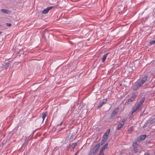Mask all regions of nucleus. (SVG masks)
Here are the masks:
<instances>
[{
	"label": "nucleus",
	"instance_id": "21",
	"mask_svg": "<svg viewBox=\"0 0 155 155\" xmlns=\"http://www.w3.org/2000/svg\"><path fill=\"white\" fill-rule=\"evenodd\" d=\"M47 115L46 114V113H43V114H42V118H43V121H43V120H44L45 119V118L46 117Z\"/></svg>",
	"mask_w": 155,
	"mask_h": 155
},
{
	"label": "nucleus",
	"instance_id": "29",
	"mask_svg": "<svg viewBox=\"0 0 155 155\" xmlns=\"http://www.w3.org/2000/svg\"><path fill=\"white\" fill-rule=\"evenodd\" d=\"M6 25L8 27H10L12 25L11 24L8 23H6Z\"/></svg>",
	"mask_w": 155,
	"mask_h": 155
},
{
	"label": "nucleus",
	"instance_id": "27",
	"mask_svg": "<svg viewBox=\"0 0 155 155\" xmlns=\"http://www.w3.org/2000/svg\"><path fill=\"white\" fill-rule=\"evenodd\" d=\"M155 43V40L152 41L150 42V45H153Z\"/></svg>",
	"mask_w": 155,
	"mask_h": 155
},
{
	"label": "nucleus",
	"instance_id": "30",
	"mask_svg": "<svg viewBox=\"0 0 155 155\" xmlns=\"http://www.w3.org/2000/svg\"><path fill=\"white\" fill-rule=\"evenodd\" d=\"M106 141H105L104 140H102L101 141V145H103L105 142Z\"/></svg>",
	"mask_w": 155,
	"mask_h": 155
},
{
	"label": "nucleus",
	"instance_id": "10",
	"mask_svg": "<svg viewBox=\"0 0 155 155\" xmlns=\"http://www.w3.org/2000/svg\"><path fill=\"white\" fill-rule=\"evenodd\" d=\"M148 120L150 124H152L155 123V117H154V116H153L151 118H150Z\"/></svg>",
	"mask_w": 155,
	"mask_h": 155
},
{
	"label": "nucleus",
	"instance_id": "37",
	"mask_svg": "<svg viewBox=\"0 0 155 155\" xmlns=\"http://www.w3.org/2000/svg\"><path fill=\"white\" fill-rule=\"evenodd\" d=\"M1 26V25H0V27Z\"/></svg>",
	"mask_w": 155,
	"mask_h": 155
},
{
	"label": "nucleus",
	"instance_id": "18",
	"mask_svg": "<svg viewBox=\"0 0 155 155\" xmlns=\"http://www.w3.org/2000/svg\"><path fill=\"white\" fill-rule=\"evenodd\" d=\"M74 136L73 135H72L70 138L69 139V141L70 142L72 141V140H75L76 137H75L74 138Z\"/></svg>",
	"mask_w": 155,
	"mask_h": 155
},
{
	"label": "nucleus",
	"instance_id": "11",
	"mask_svg": "<svg viewBox=\"0 0 155 155\" xmlns=\"http://www.w3.org/2000/svg\"><path fill=\"white\" fill-rule=\"evenodd\" d=\"M145 97H143L142 98V99L140 100V101L138 102V104H137L138 105L140 106V107L142 105L143 103L144 102L145 100Z\"/></svg>",
	"mask_w": 155,
	"mask_h": 155
},
{
	"label": "nucleus",
	"instance_id": "17",
	"mask_svg": "<svg viewBox=\"0 0 155 155\" xmlns=\"http://www.w3.org/2000/svg\"><path fill=\"white\" fill-rule=\"evenodd\" d=\"M134 101V100L132 99V98L131 97L130 99H129L128 100V101L125 103V104L128 105L129 104V102H132Z\"/></svg>",
	"mask_w": 155,
	"mask_h": 155
},
{
	"label": "nucleus",
	"instance_id": "35",
	"mask_svg": "<svg viewBox=\"0 0 155 155\" xmlns=\"http://www.w3.org/2000/svg\"><path fill=\"white\" fill-rule=\"evenodd\" d=\"M2 33V31H0V35H1Z\"/></svg>",
	"mask_w": 155,
	"mask_h": 155
},
{
	"label": "nucleus",
	"instance_id": "32",
	"mask_svg": "<svg viewBox=\"0 0 155 155\" xmlns=\"http://www.w3.org/2000/svg\"><path fill=\"white\" fill-rule=\"evenodd\" d=\"M128 132L129 133H130L131 132V130L130 129H130H128Z\"/></svg>",
	"mask_w": 155,
	"mask_h": 155
},
{
	"label": "nucleus",
	"instance_id": "16",
	"mask_svg": "<svg viewBox=\"0 0 155 155\" xmlns=\"http://www.w3.org/2000/svg\"><path fill=\"white\" fill-rule=\"evenodd\" d=\"M110 129H108V130H107L105 132L104 134L103 135L105 136L108 137V135L109 133H110Z\"/></svg>",
	"mask_w": 155,
	"mask_h": 155
},
{
	"label": "nucleus",
	"instance_id": "9",
	"mask_svg": "<svg viewBox=\"0 0 155 155\" xmlns=\"http://www.w3.org/2000/svg\"><path fill=\"white\" fill-rule=\"evenodd\" d=\"M53 6H49L47 7V8L45 9L42 12V13L43 14H47L50 10L51 9L53 8Z\"/></svg>",
	"mask_w": 155,
	"mask_h": 155
},
{
	"label": "nucleus",
	"instance_id": "26",
	"mask_svg": "<svg viewBox=\"0 0 155 155\" xmlns=\"http://www.w3.org/2000/svg\"><path fill=\"white\" fill-rule=\"evenodd\" d=\"M108 137L105 136L103 135V136L102 140H104L105 141H106L107 140V139Z\"/></svg>",
	"mask_w": 155,
	"mask_h": 155
},
{
	"label": "nucleus",
	"instance_id": "33",
	"mask_svg": "<svg viewBox=\"0 0 155 155\" xmlns=\"http://www.w3.org/2000/svg\"><path fill=\"white\" fill-rule=\"evenodd\" d=\"M79 150H78L77 152L74 154V155H77V154L79 152Z\"/></svg>",
	"mask_w": 155,
	"mask_h": 155
},
{
	"label": "nucleus",
	"instance_id": "31",
	"mask_svg": "<svg viewBox=\"0 0 155 155\" xmlns=\"http://www.w3.org/2000/svg\"><path fill=\"white\" fill-rule=\"evenodd\" d=\"M144 155H150V154L148 153H145Z\"/></svg>",
	"mask_w": 155,
	"mask_h": 155
},
{
	"label": "nucleus",
	"instance_id": "12",
	"mask_svg": "<svg viewBox=\"0 0 155 155\" xmlns=\"http://www.w3.org/2000/svg\"><path fill=\"white\" fill-rule=\"evenodd\" d=\"M109 54V53H107L103 56L102 60V62H104L105 61L107 56Z\"/></svg>",
	"mask_w": 155,
	"mask_h": 155
},
{
	"label": "nucleus",
	"instance_id": "2",
	"mask_svg": "<svg viewBox=\"0 0 155 155\" xmlns=\"http://www.w3.org/2000/svg\"><path fill=\"white\" fill-rule=\"evenodd\" d=\"M139 145L137 144V142H134L133 144V147L134 151L135 153H137L138 151V147Z\"/></svg>",
	"mask_w": 155,
	"mask_h": 155
},
{
	"label": "nucleus",
	"instance_id": "4",
	"mask_svg": "<svg viewBox=\"0 0 155 155\" xmlns=\"http://www.w3.org/2000/svg\"><path fill=\"white\" fill-rule=\"evenodd\" d=\"M107 102V99H103L102 101H101L100 102L99 104L97 107V109L101 107L103 105L106 104Z\"/></svg>",
	"mask_w": 155,
	"mask_h": 155
},
{
	"label": "nucleus",
	"instance_id": "28",
	"mask_svg": "<svg viewBox=\"0 0 155 155\" xmlns=\"http://www.w3.org/2000/svg\"><path fill=\"white\" fill-rule=\"evenodd\" d=\"M95 153L93 152L92 151L89 153L88 155H94Z\"/></svg>",
	"mask_w": 155,
	"mask_h": 155
},
{
	"label": "nucleus",
	"instance_id": "7",
	"mask_svg": "<svg viewBox=\"0 0 155 155\" xmlns=\"http://www.w3.org/2000/svg\"><path fill=\"white\" fill-rule=\"evenodd\" d=\"M140 83V82H138V83L135 84L132 87V89L133 90H135L140 87H141L142 85Z\"/></svg>",
	"mask_w": 155,
	"mask_h": 155
},
{
	"label": "nucleus",
	"instance_id": "1",
	"mask_svg": "<svg viewBox=\"0 0 155 155\" xmlns=\"http://www.w3.org/2000/svg\"><path fill=\"white\" fill-rule=\"evenodd\" d=\"M126 119L125 118H124L122 120V121H120L117 125V129L118 130H120L121 128L124 125Z\"/></svg>",
	"mask_w": 155,
	"mask_h": 155
},
{
	"label": "nucleus",
	"instance_id": "3",
	"mask_svg": "<svg viewBox=\"0 0 155 155\" xmlns=\"http://www.w3.org/2000/svg\"><path fill=\"white\" fill-rule=\"evenodd\" d=\"M119 109V108L118 107H117L114 109L110 115L111 119H113V117L117 114L118 112Z\"/></svg>",
	"mask_w": 155,
	"mask_h": 155
},
{
	"label": "nucleus",
	"instance_id": "19",
	"mask_svg": "<svg viewBox=\"0 0 155 155\" xmlns=\"http://www.w3.org/2000/svg\"><path fill=\"white\" fill-rule=\"evenodd\" d=\"M47 30V29H46L43 32L42 36L43 38H45V35Z\"/></svg>",
	"mask_w": 155,
	"mask_h": 155
},
{
	"label": "nucleus",
	"instance_id": "25",
	"mask_svg": "<svg viewBox=\"0 0 155 155\" xmlns=\"http://www.w3.org/2000/svg\"><path fill=\"white\" fill-rule=\"evenodd\" d=\"M9 64V62H7L5 63V69H6L8 67Z\"/></svg>",
	"mask_w": 155,
	"mask_h": 155
},
{
	"label": "nucleus",
	"instance_id": "23",
	"mask_svg": "<svg viewBox=\"0 0 155 155\" xmlns=\"http://www.w3.org/2000/svg\"><path fill=\"white\" fill-rule=\"evenodd\" d=\"M103 150L102 149H101L99 152V155H104Z\"/></svg>",
	"mask_w": 155,
	"mask_h": 155
},
{
	"label": "nucleus",
	"instance_id": "15",
	"mask_svg": "<svg viewBox=\"0 0 155 155\" xmlns=\"http://www.w3.org/2000/svg\"><path fill=\"white\" fill-rule=\"evenodd\" d=\"M138 92H136L135 93H133L131 97L132 99L134 100V99L136 98L137 96L138 95Z\"/></svg>",
	"mask_w": 155,
	"mask_h": 155
},
{
	"label": "nucleus",
	"instance_id": "6",
	"mask_svg": "<svg viewBox=\"0 0 155 155\" xmlns=\"http://www.w3.org/2000/svg\"><path fill=\"white\" fill-rule=\"evenodd\" d=\"M147 135L145 134L141 135L137 138V140L139 142H141L145 139Z\"/></svg>",
	"mask_w": 155,
	"mask_h": 155
},
{
	"label": "nucleus",
	"instance_id": "8",
	"mask_svg": "<svg viewBox=\"0 0 155 155\" xmlns=\"http://www.w3.org/2000/svg\"><path fill=\"white\" fill-rule=\"evenodd\" d=\"M100 146V143H97L96 146L94 147L93 150H92V151L95 153L97 152Z\"/></svg>",
	"mask_w": 155,
	"mask_h": 155
},
{
	"label": "nucleus",
	"instance_id": "36",
	"mask_svg": "<svg viewBox=\"0 0 155 155\" xmlns=\"http://www.w3.org/2000/svg\"><path fill=\"white\" fill-rule=\"evenodd\" d=\"M154 153L155 154V151H154Z\"/></svg>",
	"mask_w": 155,
	"mask_h": 155
},
{
	"label": "nucleus",
	"instance_id": "5",
	"mask_svg": "<svg viewBox=\"0 0 155 155\" xmlns=\"http://www.w3.org/2000/svg\"><path fill=\"white\" fill-rule=\"evenodd\" d=\"M148 78V76L147 75H145L142 79L139 81V82H140V84L142 85L147 81Z\"/></svg>",
	"mask_w": 155,
	"mask_h": 155
},
{
	"label": "nucleus",
	"instance_id": "24",
	"mask_svg": "<svg viewBox=\"0 0 155 155\" xmlns=\"http://www.w3.org/2000/svg\"><path fill=\"white\" fill-rule=\"evenodd\" d=\"M77 145V143H72L71 146L73 148V149H74L75 147Z\"/></svg>",
	"mask_w": 155,
	"mask_h": 155
},
{
	"label": "nucleus",
	"instance_id": "20",
	"mask_svg": "<svg viewBox=\"0 0 155 155\" xmlns=\"http://www.w3.org/2000/svg\"><path fill=\"white\" fill-rule=\"evenodd\" d=\"M107 145L108 144L107 143H106L101 147V149L103 150H104L105 149H107Z\"/></svg>",
	"mask_w": 155,
	"mask_h": 155
},
{
	"label": "nucleus",
	"instance_id": "14",
	"mask_svg": "<svg viewBox=\"0 0 155 155\" xmlns=\"http://www.w3.org/2000/svg\"><path fill=\"white\" fill-rule=\"evenodd\" d=\"M1 11L4 13L9 14L11 13V11L6 9H2Z\"/></svg>",
	"mask_w": 155,
	"mask_h": 155
},
{
	"label": "nucleus",
	"instance_id": "34",
	"mask_svg": "<svg viewBox=\"0 0 155 155\" xmlns=\"http://www.w3.org/2000/svg\"><path fill=\"white\" fill-rule=\"evenodd\" d=\"M62 124V122H61V123H60L58 125V126H60Z\"/></svg>",
	"mask_w": 155,
	"mask_h": 155
},
{
	"label": "nucleus",
	"instance_id": "13",
	"mask_svg": "<svg viewBox=\"0 0 155 155\" xmlns=\"http://www.w3.org/2000/svg\"><path fill=\"white\" fill-rule=\"evenodd\" d=\"M140 107V106L138 105L137 104L135 107L134 108V109L132 110V112L131 113V114H132L133 113H134L137 109H138Z\"/></svg>",
	"mask_w": 155,
	"mask_h": 155
},
{
	"label": "nucleus",
	"instance_id": "22",
	"mask_svg": "<svg viewBox=\"0 0 155 155\" xmlns=\"http://www.w3.org/2000/svg\"><path fill=\"white\" fill-rule=\"evenodd\" d=\"M149 122V121H148V120H147L146 123L145 124L143 125V128H145L147 126V124Z\"/></svg>",
	"mask_w": 155,
	"mask_h": 155
}]
</instances>
